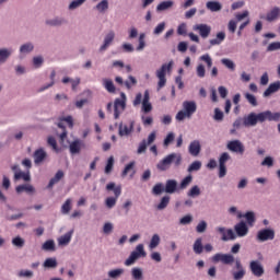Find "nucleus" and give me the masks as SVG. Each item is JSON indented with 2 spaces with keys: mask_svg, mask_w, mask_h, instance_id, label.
<instances>
[{
  "mask_svg": "<svg viewBox=\"0 0 280 280\" xmlns=\"http://www.w3.org/2000/svg\"><path fill=\"white\" fill-rule=\"evenodd\" d=\"M228 161H231V154L224 152L220 155L219 165H226Z\"/></svg>",
  "mask_w": 280,
  "mask_h": 280,
  "instance_id": "338daca9",
  "label": "nucleus"
},
{
  "mask_svg": "<svg viewBox=\"0 0 280 280\" xmlns=\"http://www.w3.org/2000/svg\"><path fill=\"white\" fill-rule=\"evenodd\" d=\"M249 270L254 275V277H264V266L259 260H252L249 262Z\"/></svg>",
  "mask_w": 280,
  "mask_h": 280,
  "instance_id": "dca6fc26",
  "label": "nucleus"
},
{
  "mask_svg": "<svg viewBox=\"0 0 280 280\" xmlns=\"http://www.w3.org/2000/svg\"><path fill=\"white\" fill-rule=\"evenodd\" d=\"M148 257V253H145V246L143 244H138L129 255V257L125 260V266H133L137 260Z\"/></svg>",
  "mask_w": 280,
  "mask_h": 280,
  "instance_id": "423d86ee",
  "label": "nucleus"
},
{
  "mask_svg": "<svg viewBox=\"0 0 280 280\" xmlns=\"http://www.w3.org/2000/svg\"><path fill=\"white\" fill-rule=\"evenodd\" d=\"M172 8H174V1L172 0L162 1L158 4L156 12H165L166 10H172Z\"/></svg>",
  "mask_w": 280,
  "mask_h": 280,
  "instance_id": "2f4dec72",
  "label": "nucleus"
},
{
  "mask_svg": "<svg viewBox=\"0 0 280 280\" xmlns=\"http://www.w3.org/2000/svg\"><path fill=\"white\" fill-rule=\"evenodd\" d=\"M221 63L223 65V67H225L230 71H235V61L234 60H231L229 58H223V59H221Z\"/></svg>",
  "mask_w": 280,
  "mask_h": 280,
  "instance_id": "de8ad7c7",
  "label": "nucleus"
},
{
  "mask_svg": "<svg viewBox=\"0 0 280 280\" xmlns=\"http://www.w3.org/2000/svg\"><path fill=\"white\" fill-rule=\"evenodd\" d=\"M206 8L210 10V12H220V10H222V3H220V1H208Z\"/></svg>",
  "mask_w": 280,
  "mask_h": 280,
  "instance_id": "72a5a7b5",
  "label": "nucleus"
},
{
  "mask_svg": "<svg viewBox=\"0 0 280 280\" xmlns=\"http://www.w3.org/2000/svg\"><path fill=\"white\" fill-rule=\"evenodd\" d=\"M124 272H126V271L122 268L109 270L108 277H109V279H119V277H121V275H124Z\"/></svg>",
  "mask_w": 280,
  "mask_h": 280,
  "instance_id": "8fccbe9b",
  "label": "nucleus"
},
{
  "mask_svg": "<svg viewBox=\"0 0 280 280\" xmlns=\"http://www.w3.org/2000/svg\"><path fill=\"white\" fill-rule=\"evenodd\" d=\"M202 191L198 185L191 186V188L187 191L188 198H198Z\"/></svg>",
  "mask_w": 280,
  "mask_h": 280,
  "instance_id": "a19ab883",
  "label": "nucleus"
},
{
  "mask_svg": "<svg viewBox=\"0 0 280 280\" xmlns=\"http://www.w3.org/2000/svg\"><path fill=\"white\" fill-rule=\"evenodd\" d=\"M11 244L15 246V248H23V246H25V238L15 236L12 238Z\"/></svg>",
  "mask_w": 280,
  "mask_h": 280,
  "instance_id": "49530a36",
  "label": "nucleus"
},
{
  "mask_svg": "<svg viewBox=\"0 0 280 280\" xmlns=\"http://www.w3.org/2000/svg\"><path fill=\"white\" fill-rule=\"evenodd\" d=\"M182 106L183 109L179 110L175 116L176 121H185V119H191L196 110H198L196 101H184Z\"/></svg>",
  "mask_w": 280,
  "mask_h": 280,
  "instance_id": "7ed1b4c3",
  "label": "nucleus"
},
{
  "mask_svg": "<svg viewBox=\"0 0 280 280\" xmlns=\"http://www.w3.org/2000/svg\"><path fill=\"white\" fill-rule=\"evenodd\" d=\"M176 139V135L174 132H168L163 141L164 148H168L170 143H172Z\"/></svg>",
  "mask_w": 280,
  "mask_h": 280,
  "instance_id": "4d7b16f0",
  "label": "nucleus"
},
{
  "mask_svg": "<svg viewBox=\"0 0 280 280\" xmlns=\"http://www.w3.org/2000/svg\"><path fill=\"white\" fill-rule=\"evenodd\" d=\"M202 238H197L194 243L192 249L196 255L202 254Z\"/></svg>",
  "mask_w": 280,
  "mask_h": 280,
  "instance_id": "3c124183",
  "label": "nucleus"
},
{
  "mask_svg": "<svg viewBox=\"0 0 280 280\" xmlns=\"http://www.w3.org/2000/svg\"><path fill=\"white\" fill-rule=\"evenodd\" d=\"M234 231L237 237H246L248 235V225L246 222L241 221L234 226Z\"/></svg>",
  "mask_w": 280,
  "mask_h": 280,
  "instance_id": "5701e85b",
  "label": "nucleus"
},
{
  "mask_svg": "<svg viewBox=\"0 0 280 280\" xmlns=\"http://www.w3.org/2000/svg\"><path fill=\"white\" fill-rule=\"evenodd\" d=\"M86 0H72L68 4L69 12H73L78 10L79 8H82Z\"/></svg>",
  "mask_w": 280,
  "mask_h": 280,
  "instance_id": "f704fd0d",
  "label": "nucleus"
},
{
  "mask_svg": "<svg viewBox=\"0 0 280 280\" xmlns=\"http://www.w3.org/2000/svg\"><path fill=\"white\" fill-rule=\"evenodd\" d=\"M224 38H226V33L225 32H219L217 34V38L210 39V45H212V46L222 45V43H224Z\"/></svg>",
  "mask_w": 280,
  "mask_h": 280,
  "instance_id": "e433bc0d",
  "label": "nucleus"
},
{
  "mask_svg": "<svg viewBox=\"0 0 280 280\" xmlns=\"http://www.w3.org/2000/svg\"><path fill=\"white\" fill-rule=\"evenodd\" d=\"M115 43V31H109L103 39V44L100 46L98 51L104 54V51L108 50V47Z\"/></svg>",
  "mask_w": 280,
  "mask_h": 280,
  "instance_id": "9d476101",
  "label": "nucleus"
},
{
  "mask_svg": "<svg viewBox=\"0 0 280 280\" xmlns=\"http://www.w3.org/2000/svg\"><path fill=\"white\" fill-rule=\"evenodd\" d=\"M33 159L35 165H43V163H45V161L47 160V151H45V149L43 148L35 150V152L33 153Z\"/></svg>",
  "mask_w": 280,
  "mask_h": 280,
  "instance_id": "a211bd4d",
  "label": "nucleus"
},
{
  "mask_svg": "<svg viewBox=\"0 0 280 280\" xmlns=\"http://www.w3.org/2000/svg\"><path fill=\"white\" fill-rule=\"evenodd\" d=\"M226 148L230 152H235L236 154H244L245 151L244 143L240 140H232L228 142Z\"/></svg>",
  "mask_w": 280,
  "mask_h": 280,
  "instance_id": "2eb2a0df",
  "label": "nucleus"
},
{
  "mask_svg": "<svg viewBox=\"0 0 280 280\" xmlns=\"http://www.w3.org/2000/svg\"><path fill=\"white\" fill-rule=\"evenodd\" d=\"M18 277L20 279H33L34 278V271L30 269H22L18 272Z\"/></svg>",
  "mask_w": 280,
  "mask_h": 280,
  "instance_id": "79ce46f5",
  "label": "nucleus"
},
{
  "mask_svg": "<svg viewBox=\"0 0 280 280\" xmlns=\"http://www.w3.org/2000/svg\"><path fill=\"white\" fill-rule=\"evenodd\" d=\"M102 82L107 93H115L117 91V88H115V83L110 79L105 78L102 80Z\"/></svg>",
  "mask_w": 280,
  "mask_h": 280,
  "instance_id": "473e14b6",
  "label": "nucleus"
},
{
  "mask_svg": "<svg viewBox=\"0 0 280 280\" xmlns=\"http://www.w3.org/2000/svg\"><path fill=\"white\" fill-rule=\"evenodd\" d=\"M194 177L191 175L186 176L179 184V189H187L188 185H191Z\"/></svg>",
  "mask_w": 280,
  "mask_h": 280,
  "instance_id": "680f3d73",
  "label": "nucleus"
},
{
  "mask_svg": "<svg viewBox=\"0 0 280 280\" xmlns=\"http://www.w3.org/2000/svg\"><path fill=\"white\" fill-rule=\"evenodd\" d=\"M277 91H280V81L270 83L268 89L264 92V97H270V95L277 93Z\"/></svg>",
  "mask_w": 280,
  "mask_h": 280,
  "instance_id": "c756f323",
  "label": "nucleus"
},
{
  "mask_svg": "<svg viewBox=\"0 0 280 280\" xmlns=\"http://www.w3.org/2000/svg\"><path fill=\"white\" fill-rule=\"evenodd\" d=\"M256 238L258 242H268L275 240V231L272 229H262L257 232Z\"/></svg>",
  "mask_w": 280,
  "mask_h": 280,
  "instance_id": "f8f14e48",
  "label": "nucleus"
},
{
  "mask_svg": "<svg viewBox=\"0 0 280 280\" xmlns=\"http://www.w3.org/2000/svg\"><path fill=\"white\" fill-rule=\"evenodd\" d=\"M65 178V172L58 171L56 175L49 180L48 187L51 188L54 185L60 183Z\"/></svg>",
  "mask_w": 280,
  "mask_h": 280,
  "instance_id": "c9c22d12",
  "label": "nucleus"
},
{
  "mask_svg": "<svg viewBox=\"0 0 280 280\" xmlns=\"http://www.w3.org/2000/svg\"><path fill=\"white\" fill-rule=\"evenodd\" d=\"M199 60L201 62H205L207 65L208 69H211L213 67V58H211V55L205 54L199 57Z\"/></svg>",
  "mask_w": 280,
  "mask_h": 280,
  "instance_id": "c03bdc74",
  "label": "nucleus"
},
{
  "mask_svg": "<svg viewBox=\"0 0 280 280\" xmlns=\"http://www.w3.org/2000/svg\"><path fill=\"white\" fill-rule=\"evenodd\" d=\"M107 191H114L115 197H108L105 199V207L113 209L117 205V199L121 196V186H115V183L106 185Z\"/></svg>",
  "mask_w": 280,
  "mask_h": 280,
  "instance_id": "6e6552de",
  "label": "nucleus"
},
{
  "mask_svg": "<svg viewBox=\"0 0 280 280\" xmlns=\"http://www.w3.org/2000/svg\"><path fill=\"white\" fill-rule=\"evenodd\" d=\"M42 248L48 253H54L56 250V242L48 240L42 245Z\"/></svg>",
  "mask_w": 280,
  "mask_h": 280,
  "instance_id": "ea45409f",
  "label": "nucleus"
},
{
  "mask_svg": "<svg viewBox=\"0 0 280 280\" xmlns=\"http://www.w3.org/2000/svg\"><path fill=\"white\" fill-rule=\"evenodd\" d=\"M109 8H110V3L108 2V0H101L96 2L93 10L94 12H97V14H106Z\"/></svg>",
  "mask_w": 280,
  "mask_h": 280,
  "instance_id": "412c9836",
  "label": "nucleus"
},
{
  "mask_svg": "<svg viewBox=\"0 0 280 280\" xmlns=\"http://www.w3.org/2000/svg\"><path fill=\"white\" fill-rule=\"evenodd\" d=\"M165 191V186L162 183H158L152 188L153 196H161V194Z\"/></svg>",
  "mask_w": 280,
  "mask_h": 280,
  "instance_id": "603ef678",
  "label": "nucleus"
},
{
  "mask_svg": "<svg viewBox=\"0 0 280 280\" xmlns=\"http://www.w3.org/2000/svg\"><path fill=\"white\" fill-rule=\"evenodd\" d=\"M11 170L14 173V180H24V183H30V180H32L30 171L23 172L16 164L11 166Z\"/></svg>",
  "mask_w": 280,
  "mask_h": 280,
  "instance_id": "1a4fd4ad",
  "label": "nucleus"
},
{
  "mask_svg": "<svg viewBox=\"0 0 280 280\" xmlns=\"http://www.w3.org/2000/svg\"><path fill=\"white\" fill-rule=\"evenodd\" d=\"M126 102H128V97L126 93H120V98H116L113 103L107 104V112L113 113L114 108V118L119 119L121 113L126 110Z\"/></svg>",
  "mask_w": 280,
  "mask_h": 280,
  "instance_id": "39448f33",
  "label": "nucleus"
},
{
  "mask_svg": "<svg viewBox=\"0 0 280 280\" xmlns=\"http://www.w3.org/2000/svg\"><path fill=\"white\" fill-rule=\"evenodd\" d=\"M280 19V7H273L265 16L267 23H276Z\"/></svg>",
  "mask_w": 280,
  "mask_h": 280,
  "instance_id": "aec40b11",
  "label": "nucleus"
},
{
  "mask_svg": "<svg viewBox=\"0 0 280 280\" xmlns=\"http://www.w3.org/2000/svg\"><path fill=\"white\" fill-rule=\"evenodd\" d=\"M267 51H280V42H272L267 46Z\"/></svg>",
  "mask_w": 280,
  "mask_h": 280,
  "instance_id": "774afa93",
  "label": "nucleus"
},
{
  "mask_svg": "<svg viewBox=\"0 0 280 280\" xmlns=\"http://www.w3.org/2000/svg\"><path fill=\"white\" fill-rule=\"evenodd\" d=\"M145 33H141L138 38V46L136 49L138 51H143L145 49Z\"/></svg>",
  "mask_w": 280,
  "mask_h": 280,
  "instance_id": "09e8293b",
  "label": "nucleus"
},
{
  "mask_svg": "<svg viewBox=\"0 0 280 280\" xmlns=\"http://www.w3.org/2000/svg\"><path fill=\"white\" fill-rule=\"evenodd\" d=\"M244 126V118H237L234 120L232 125V129L230 130V135H235L240 128Z\"/></svg>",
  "mask_w": 280,
  "mask_h": 280,
  "instance_id": "4c0bfd02",
  "label": "nucleus"
},
{
  "mask_svg": "<svg viewBox=\"0 0 280 280\" xmlns=\"http://www.w3.org/2000/svg\"><path fill=\"white\" fill-rule=\"evenodd\" d=\"M16 194H28V196H34L36 194V188L32 184H22L15 187Z\"/></svg>",
  "mask_w": 280,
  "mask_h": 280,
  "instance_id": "4be33fe9",
  "label": "nucleus"
},
{
  "mask_svg": "<svg viewBox=\"0 0 280 280\" xmlns=\"http://www.w3.org/2000/svg\"><path fill=\"white\" fill-rule=\"evenodd\" d=\"M174 67V60H171L170 63L162 65L161 69L156 70L158 82V91H161L163 86L167 83V79H165L166 73H170Z\"/></svg>",
  "mask_w": 280,
  "mask_h": 280,
  "instance_id": "0eeeda50",
  "label": "nucleus"
},
{
  "mask_svg": "<svg viewBox=\"0 0 280 280\" xmlns=\"http://www.w3.org/2000/svg\"><path fill=\"white\" fill-rule=\"evenodd\" d=\"M211 261H213V264H220L221 261V264H224L225 266H231L235 264L236 271L232 272V277L234 280H242L244 279V277H246V268H244L240 259L235 260V256H233L232 254H214L211 258Z\"/></svg>",
  "mask_w": 280,
  "mask_h": 280,
  "instance_id": "f257e3e1",
  "label": "nucleus"
},
{
  "mask_svg": "<svg viewBox=\"0 0 280 280\" xmlns=\"http://www.w3.org/2000/svg\"><path fill=\"white\" fill-rule=\"evenodd\" d=\"M264 121H280V113L265 110L257 114L252 112L243 117V126H245V128H255L257 124H264Z\"/></svg>",
  "mask_w": 280,
  "mask_h": 280,
  "instance_id": "f03ea898",
  "label": "nucleus"
},
{
  "mask_svg": "<svg viewBox=\"0 0 280 280\" xmlns=\"http://www.w3.org/2000/svg\"><path fill=\"white\" fill-rule=\"evenodd\" d=\"M243 218H245V220L249 226H253V224H255V212L249 211V212L243 214Z\"/></svg>",
  "mask_w": 280,
  "mask_h": 280,
  "instance_id": "052dcab7",
  "label": "nucleus"
},
{
  "mask_svg": "<svg viewBox=\"0 0 280 280\" xmlns=\"http://www.w3.org/2000/svg\"><path fill=\"white\" fill-rule=\"evenodd\" d=\"M142 113H152V103H150V91L144 92L142 100Z\"/></svg>",
  "mask_w": 280,
  "mask_h": 280,
  "instance_id": "bb28decb",
  "label": "nucleus"
},
{
  "mask_svg": "<svg viewBox=\"0 0 280 280\" xmlns=\"http://www.w3.org/2000/svg\"><path fill=\"white\" fill-rule=\"evenodd\" d=\"M45 25L48 27H62V25H67V19L57 15L55 18L47 19L45 21Z\"/></svg>",
  "mask_w": 280,
  "mask_h": 280,
  "instance_id": "f3484780",
  "label": "nucleus"
},
{
  "mask_svg": "<svg viewBox=\"0 0 280 280\" xmlns=\"http://www.w3.org/2000/svg\"><path fill=\"white\" fill-rule=\"evenodd\" d=\"M115 229V225L110 222H105L103 225V233L104 235H110L113 233V230Z\"/></svg>",
  "mask_w": 280,
  "mask_h": 280,
  "instance_id": "e2e57ef3",
  "label": "nucleus"
},
{
  "mask_svg": "<svg viewBox=\"0 0 280 280\" xmlns=\"http://www.w3.org/2000/svg\"><path fill=\"white\" fill-rule=\"evenodd\" d=\"M125 86L130 91L132 86H137V79L132 75H129L128 81H125Z\"/></svg>",
  "mask_w": 280,
  "mask_h": 280,
  "instance_id": "0e129e2a",
  "label": "nucleus"
},
{
  "mask_svg": "<svg viewBox=\"0 0 280 280\" xmlns=\"http://www.w3.org/2000/svg\"><path fill=\"white\" fill-rule=\"evenodd\" d=\"M194 32H198L199 36L201 38H209L211 35V25L209 24H195L192 26Z\"/></svg>",
  "mask_w": 280,
  "mask_h": 280,
  "instance_id": "4468645a",
  "label": "nucleus"
},
{
  "mask_svg": "<svg viewBox=\"0 0 280 280\" xmlns=\"http://www.w3.org/2000/svg\"><path fill=\"white\" fill-rule=\"evenodd\" d=\"M182 162L183 156H180L179 153H171L156 164V170H159V172H167V170L172 167V163H174L175 167H178Z\"/></svg>",
  "mask_w": 280,
  "mask_h": 280,
  "instance_id": "20e7f679",
  "label": "nucleus"
},
{
  "mask_svg": "<svg viewBox=\"0 0 280 280\" xmlns=\"http://www.w3.org/2000/svg\"><path fill=\"white\" fill-rule=\"evenodd\" d=\"M71 209H73V199L68 198L62 203L60 211H61L62 215H69V213L71 212Z\"/></svg>",
  "mask_w": 280,
  "mask_h": 280,
  "instance_id": "7c9ffc66",
  "label": "nucleus"
},
{
  "mask_svg": "<svg viewBox=\"0 0 280 280\" xmlns=\"http://www.w3.org/2000/svg\"><path fill=\"white\" fill-rule=\"evenodd\" d=\"M19 51H20V56L22 57L32 54V51H34V43L27 42L22 44L19 48Z\"/></svg>",
  "mask_w": 280,
  "mask_h": 280,
  "instance_id": "cd10ccee",
  "label": "nucleus"
},
{
  "mask_svg": "<svg viewBox=\"0 0 280 280\" xmlns=\"http://www.w3.org/2000/svg\"><path fill=\"white\" fill-rule=\"evenodd\" d=\"M178 189V182L176 179H167L165 183L164 191L165 194H176Z\"/></svg>",
  "mask_w": 280,
  "mask_h": 280,
  "instance_id": "a878e982",
  "label": "nucleus"
},
{
  "mask_svg": "<svg viewBox=\"0 0 280 280\" xmlns=\"http://www.w3.org/2000/svg\"><path fill=\"white\" fill-rule=\"evenodd\" d=\"M72 237H73V230L69 231L68 233L57 238L58 246H69V244H71Z\"/></svg>",
  "mask_w": 280,
  "mask_h": 280,
  "instance_id": "393cba45",
  "label": "nucleus"
},
{
  "mask_svg": "<svg viewBox=\"0 0 280 280\" xmlns=\"http://www.w3.org/2000/svg\"><path fill=\"white\" fill-rule=\"evenodd\" d=\"M200 141L194 140L188 147V152L191 156H198V154H200Z\"/></svg>",
  "mask_w": 280,
  "mask_h": 280,
  "instance_id": "c85d7f7f",
  "label": "nucleus"
},
{
  "mask_svg": "<svg viewBox=\"0 0 280 280\" xmlns=\"http://www.w3.org/2000/svg\"><path fill=\"white\" fill-rule=\"evenodd\" d=\"M214 121H222L224 119V112L220 108H214V115H213Z\"/></svg>",
  "mask_w": 280,
  "mask_h": 280,
  "instance_id": "69168bd1",
  "label": "nucleus"
},
{
  "mask_svg": "<svg viewBox=\"0 0 280 280\" xmlns=\"http://www.w3.org/2000/svg\"><path fill=\"white\" fill-rule=\"evenodd\" d=\"M167 205H170V196H164L156 206V209H159V211H163V209H166Z\"/></svg>",
  "mask_w": 280,
  "mask_h": 280,
  "instance_id": "6e6d98bb",
  "label": "nucleus"
},
{
  "mask_svg": "<svg viewBox=\"0 0 280 280\" xmlns=\"http://www.w3.org/2000/svg\"><path fill=\"white\" fill-rule=\"evenodd\" d=\"M44 268H58V260L54 257L46 258V260L43 264Z\"/></svg>",
  "mask_w": 280,
  "mask_h": 280,
  "instance_id": "37998d69",
  "label": "nucleus"
},
{
  "mask_svg": "<svg viewBox=\"0 0 280 280\" xmlns=\"http://www.w3.org/2000/svg\"><path fill=\"white\" fill-rule=\"evenodd\" d=\"M159 244H161V236L159 234H153L149 243L150 250H154V248L159 247Z\"/></svg>",
  "mask_w": 280,
  "mask_h": 280,
  "instance_id": "58836bf2",
  "label": "nucleus"
},
{
  "mask_svg": "<svg viewBox=\"0 0 280 280\" xmlns=\"http://www.w3.org/2000/svg\"><path fill=\"white\" fill-rule=\"evenodd\" d=\"M133 130H135V120L129 121V125L120 122L118 126L119 137H130Z\"/></svg>",
  "mask_w": 280,
  "mask_h": 280,
  "instance_id": "ddd939ff",
  "label": "nucleus"
},
{
  "mask_svg": "<svg viewBox=\"0 0 280 280\" xmlns=\"http://www.w3.org/2000/svg\"><path fill=\"white\" fill-rule=\"evenodd\" d=\"M82 148H84V142H82V140L80 139H77L69 144V150L71 154H80Z\"/></svg>",
  "mask_w": 280,
  "mask_h": 280,
  "instance_id": "b1692460",
  "label": "nucleus"
},
{
  "mask_svg": "<svg viewBox=\"0 0 280 280\" xmlns=\"http://www.w3.org/2000/svg\"><path fill=\"white\" fill-rule=\"evenodd\" d=\"M201 167H202V162H200V161H195V162H192V163L189 165L187 172H189V173H191V172H198V171H200Z\"/></svg>",
  "mask_w": 280,
  "mask_h": 280,
  "instance_id": "bf43d9fd",
  "label": "nucleus"
},
{
  "mask_svg": "<svg viewBox=\"0 0 280 280\" xmlns=\"http://www.w3.org/2000/svg\"><path fill=\"white\" fill-rule=\"evenodd\" d=\"M166 25L167 24L165 22L159 23L153 30V36H161V33L165 32Z\"/></svg>",
  "mask_w": 280,
  "mask_h": 280,
  "instance_id": "864d4df0",
  "label": "nucleus"
},
{
  "mask_svg": "<svg viewBox=\"0 0 280 280\" xmlns=\"http://www.w3.org/2000/svg\"><path fill=\"white\" fill-rule=\"evenodd\" d=\"M197 78H205L207 75V69L205 68V65L199 63L196 68Z\"/></svg>",
  "mask_w": 280,
  "mask_h": 280,
  "instance_id": "13d9d810",
  "label": "nucleus"
},
{
  "mask_svg": "<svg viewBox=\"0 0 280 280\" xmlns=\"http://www.w3.org/2000/svg\"><path fill=\"white\" fill-rule=\"evenodd\" d=\"M217 232H219L220 235H222L221 240L222 242H231L233 240H236L237 235H235V232L233 230L219 226L215 229Z\"/></svg>",
  "mask_w": 280,
  "mask_h": 280,
  "instance_id": "9b49d317",
  "label": "nucleus"
},
{
  "mask_svg": "<svg viewBox=\"0 0 280 280\" xmlns=\"http://www.w3.org/2000/svg\"><path fill=\"white\" fill-rule=\"evenodd\" d=\"M191 222H194V215L191 214H186L179 219V224L182 226H187V224H191Z\"/></svg>",
  "mask_w": 280,
  "mask_h": 280,
  "instance_id": "5fc2aeb1",
  "label": "nucleus"
},
{
  "mask_svg": "<svg viewBox=\"0 0 280 280\" xmlns=\"http://www.w3.org/2000/svg\"><path fill=\"white\" fill-rule=\"evenodd\" d=\"M131 277L135 280H143V270L139 267H135L131 269Z\"/></svg>",
  "mask_w": 280,
  "mask_h": 280,
  "instance_id": "a18cd8bd",
  "label": "nucleus"
},
{
  "mask_svg": "<svg viewBox=\"0 0 280 280\" xmlns=\"http://www.w3.org/2000/svg\"><path fill=\"white\" fill-rule=\"evenodd\" d=\"M14 54V48L12 47H1L0 48V65H5L12 55Z\"/></svg>",
  "mask_w": 280,
  "mask_h": 280,
  "instance_id": "6ab92c4d",
  "label": "nucleus"
}]
</instances>
